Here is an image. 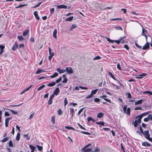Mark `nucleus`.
I'll use <instances>...</instances> for the list:
<instances>
[{"instance_id": "f257e3e1", "label": "nucleus", "mask_w": 152, "mask_h": 152, "mask_svg": "<svg viewBox=\"0 0 152 152\" xmlns=\"http://www.w3.org/2000/svg\"><path fill=\"white\" fill-rule=\"evenodd\" d=\"M127 105L124 106L123 107V111L124 113L127 114L128 115H130V108L129 107H128L126 110Z\"/></svg>"}, {"instance_id": "f03ea898", "label": "nucleus", "mask_w": 152, "mask_h": 152, "mask_svg": "<svg viewBox=\"0 0 152 152\" xmlns=\"http://www.w3.org/2000/svg\"><path fill=\"white\" fill-rule=\"evenodd\" d=\"M65 72L68 74H72L73 73V70L72 68L70 67H67L65 68Z\"/></svg>"}, {"instance_id": "7ed1b4c3", "label": "nucleus", "mask_w": 152, "mask_h": 152, "mask_svg": "<svg viewBox=\"0 0 152 152\" xmlns=\"http://www.w3.org/2000/svg\"><path fill=\"white\" fill-rule=\"evenodd\" d=\"M142 35L145 37V39L147 40L148 38V36L146 34L148 33V31L146 29H144L143 28V26H142Z\"/></svg>"}, {"instance_id": "20e7f679", "label": "nucleus", "mask_w": 152, "mask_h": 152, "mask_svg": "<svg viewBox=\"0 0 152 152\" xmlns=\"http://www.w3.org/2000/svg\"><path fill=\"white\" fill-rule=\"evenodd\" d=\"M107 97V96L106 95H103L102 96H101L100 97V98H102L104 99L105 101L109 102L110 103H111V101L110 99H106L105 98Z\"/></svg>"}, {"instance_id": "39448f33", "label": "nucleus", "mask_w": 152, "mask_h": 152, "mask_svg": "<svg viewBox=\"0 0 152 152\" xmlns=\"http://www.w3.org/2000/svg\"><path fill=\"white\" fill-rule=\"evenodd\" d=\"M60 90L58 87L56 88L53 92V94L56 96L59 93Z\"/></svg>"}, {"instance_id": "423d86ee", "label": "nucleus", "mask_w": 152, "mask_h": 152, "mask_svg": "<svg viewBox=\"0 0 152 152\" xmlns=\"http://www.w3.org/2000/svg\"><path fill=\"white\" fill-rule=\"evenodd\" d=\"M18 44L16 42H15L14 45H13L12 48V50L14 51L16 50L18 48Z\"/></svg>"}, {"instance_id": "0eeeda50", "label": "nucleus", "mask_w": 152, "mask_h": 152, "mask_svg": "<svg viewBox=\"0 0 152 152\" xmlns=\"http://www.w3.org/2000/svg\"><path fill=\"white\" fill-rule=\"evenodd\" d=\"M143 134L145 135V137L146 138H148L149 137H150V134L148 130L145 131L144 132Z\"/></svg>"}, {"instance_id": "6e6552de", "label": "nucleus", "mask_w": 152, "mask_h": 152, "mask_svg": "<svg viewBox=\"0 0 152 152\" xmlns=\"http://www.w3.org/2000/svg\"><path fill=\"white\" fill-rule=\"evenodd\" d=\"M56 70L60 74L65 72L66 71L65 69H61L60 68H57L56 69Z\"/></svg>"}, {"instance_id": "1a4fd4ad", "label": "nucleus", "mask_w": 152, "mask_h": 152, "mask_svg": "<svg viewBox=\"0 0 152 152\" xmlns=\"http://www.w3.org/2000/svg\"><path fill=\"white\" fill-rule=\"evenodd\" d=\"M57 8L58 9H66L67 8V6L65 5L62 4L57 5Z\"/></svg>"}, {"instance_id": "9d476101", "label": "nucleus", "mask_w": 152, "mask_h": 152, "mask_svg": "<svg viewBox=\"0 0 152 152\" xmlns=\"http://www.w3.org/2000/svg\"><path fill=\"white\" fill-rule=\"evenodd\" d=\"M34 15L35 16L36 19L38 20H39L40 19V17L38 16L37 14V12L36 11H35L34 12Z\"/></svg>"}, {"instance_id": "9b49d317", "label": "nucleus", "mask_w": 152, "mask_h": 152, "mask_svg": "<svg viewBox=\"0 0 152 152\" xmlns=\"http://www.w3.org/2000/svg\"><path fill=\"white\" fill-rule=\"evenodd\" d=\"M85 148L84 147L82 149V150L83 151V152H91V149L88 148Z\"/></svg>"}, {"instance_id": "f8f14e48", "label": "nucleus", "mask_w": 152, "mask_h": 152, "mask_svg": "<svg viewBox=\"0 0 152 152\" xmlns=\"http://www.w3.org/2000/svg\"><path fill=\"white\" fill-rule=\"evenodd\" d=\"M62 77L63 80L62 81V82L63 83H66L67 82V79L66 77V75H62Z\"/></svg>"}, {"instance_id": "ddd939ff", "label": "nucleus", "mask_w": 152, "mask_h": 152, "mask_svg": "<svg viewBox=\"0 0 152 152\" xmlns=\"http://www.w3.org/2000/svg\"><path fill=\"white\" fill-rule=\"evenodd\" d=\"M149 43L147 42L146 44L143 47L142 49L143 50H145L147 48H149Z\"/></svg>"}, {"instance_id": "4468645a", "label": "nucleus", "mask_w": 152, "mask_h": 152, "mask_svg": "<svg viewBox=\"0 0 152 152\" xmlns=\"http://www.w3.org/2000/svg\"><path fill=\"white\" fill-rule=\"evenodd\" d=\"M142 145L144 146L150 147L151 144L148 142H145L142 143Z\"/></svg>"}, {"instance_id": "2eb2a0df", "label": "nucleus", "mask_w": 152, "mask_h": 152, "mask_svg": "<svg viewBox=\"0 0 152 152\" xmlns=\"http://www.w3.org/2000/svg\"><path fill=\"white\" fill-rule=\"evenodd\" d=\"M147 74L143 73L142 74L138 75V77H137L139 79H141L143 77H145L147 76Z\"/></svg>"}, {"instance_id": "dca6fc26", "label": "nucleus", "mask_w": 152, "mask_h": 152, "mask_svg": "<svg viewBox=\"0 0 152 152\" xmlns=\"http://www.w3.org/2000/svg\"><path fill=\"white\" fill-rule=\"evenodd\" d=\"M57 31L56 29H55L53 32V37L55 39H57Z\"/></svg>"}, {"instance_id": "f3484780", "label": "nucleus", "mask_w": 152, "mask_h": 152, "mask_svg": "<svg viewBox=\"0 0 152 152\" xmlns=\"http://www.w3.org/2000/svg\"><path fill=\"white\" fill-rule=\"evenodd\" d=\"M56 82H55L53 81L51 83H50L47 84V86L50 87H53L56 84Z\"/></svg>"}, {"instance_id": "a211bd4d", "label": "nucleus", "mask_w": 152, "mask_h": 152, "mask_svg": "<svg viewBox=\"0 0 152 152\" xmlns=\"http://www.w3.org/2000/svg\"><path fill=\"white\" fill-rule=\"evenodd\" d=\"M143 102V100L142 99H140L135 102V104L136 105L141 104Z\"/></svg>"}, {"instance_id": "6ab92c4d", "label": "nucleus", "mask_w": 152, "mask_h": 152, "mask_svg": "<svg viewBox=\"0 0 152 152\" xmlns=\"http://www.w3.org/2000/svg\"><path fill=\"white\" fill-rule=\"evenodd\" d=\"M74 111V109L72 108H70V115H71V118H72L73 117V113Z\"/></svg>"}, {"instance_id": "aec40b11", "label": "nucleus", "mask_w": 152, "mask_h": 152, "mask_svg": "<svg viewBox=\"0 0 152 152\" xmlns=\"http://www.w3.org/2000/svg\"><path fill=\"white\" fill-rule=\"evenodd\" d=\"M29 30L28 29H26L25 30L23 33V36L24 37L26 36L28 33Z\"/></svg>"}, {"instance_id": "412c9836", "label": "nucleus", "mask_w": 152, "mask_h": 152, "mask_svg": "<svg viewBox=\"0 0 152 152\" xmlns=\"http://www.w3.org/2000/svg\"><path fill=\"white\" fill-rule=\"evenodd\" d=\"M42 72H44L45 70H41L40 69H38L36 72L35 74H38L40 73H41Z\"/></svg>"}, {"instance_id": "4be33fe9", "label": "nucleus", "mask_w": 152, "mask_h": 152, "mask_svg": "<svg viewBox=\"0 0 152 152\" xmlns=\"http://www.w3.org/2000/svg\"><path fill=\"white\" fill-rule=\"evenodd\" d=\"M98 89H96L95 90H93L91 91V94L93 95L94 94H95L98 91Z\"/></svg>"}, {"instance_id": "5701e85b", "label": "nucleus", "mask_w": 152, "mask_h": 152, "mask_svg": "<svg viewBox=\"0 0 152 152\" xmlns=\"http://www.w3.org/2000/svg\"><path fill=\"white\" fill-rule=\"evenodd\" d=\"M108 74L110 76L113 78L114 80H116V79L114 77V75L110 72H108Z\"/></svg>"}, {"instance_id": "b1692460", "label": "nucleus", "mask_w": 152, "mask_h": 152, "mask_svg": "<svg viewBox=\"0 0 152 152\" xmlns=\"http://www.w3.org/2000/svg\"><path fill=\"white\" fill-rule=\"evenodd\" d=\"M104 115V114L103 113L100 112L97 115V117L98 118H101Z\"/></svg>"}, {"instance_id": "393cba45", "label": "nucleus", "mask_w": 152, "mask_h": 152, "mask_svg": "<svg viewBox=\"0 0 152 152\" xmlns=\"http://www.w3.org/2000/svg\"><path fill=\"white\" fill-rule=\"evenodd\" d=\"M73 16H71L69 17L66 18L65 20L66 21H71L73 19Z\"/></svg>"}, {"instance_id": "a878e982", "label": "nucleus", "mask_w": 152, "mask_h": 152, "mask_svg": "<svg viewBox=\"0 0 152 152\" xmlns=\"http://www.w3.org/2000/svg\"><path fill=\"white\" fill-rule=\"evenodd\" d=\"M20 134L19 132L17 134V135L16 137V140L17 141H19L20 139Z\"/></svg>"}, {"instance_id": "bb28decb", "label": "nucleus", "mask_w": 152, "mask_h": 152, "mask_svg": "<svg viewBox=\"0 0 152 152\" xmlns=\"http://www.w3.org/2000/svg\"><path fill=\"white\" fill-rule=\"evenodd\" d=\"M58 75V74L57 72H55L53 75L50 76V77L51 78H54Z\"/></svg>"}, {"instance_id": "cd10ccee", "label": "nucleus", "mask_w": 152, "mask_h": 152, "mask_svg": "<svg viewBox=\"0 0 152 152\" xmlns=\"http://www.w3.org/2000/svg\"><path fill=\"white\" fill-rule=\"evenodd\" d=\"M49 53V56H54V53H52L51 51V49L50 47L48 48Z\"/></svg>"}, {"instance_id": "c85d7f7f", "label": "nucleus", "mask_w": 152, "mask_h": 152, "mask_svg": "<svg viewBox=\"0 0 152 152\" xmlns=\"http://www.w3.org/2000/svg\"><path fill=\"white\" fill-rule=\"evenodd\" d=\"M142 94H149L150 95H152V92H151L149 91H145L143 92Z\"/></svg>"}, {"instance_id": "c756f323", "label": "nucleus", "mask_w": 152, "mask_h": 152, "mask_svg": "<svg viewBox=\"0 0 152 152\" xmlns=\"http://www.w3.org/2000/svg\"><path fill=\"white\" fill-rule=\"evenodd\" d=\"M55 117L54 116H53L51 117V121L53 124H54L55 123Z\"/></svg>"}, {"instance_id": "7c9ffc66", "label": "nucleus", "mask_w": 152, "mask_h": 152, "mask_svg": "<svg viewBox=\"0 0 152 152\" xmlns=\"http://www.w3.org/2000/svg\"><path fill=\"white\" fill-rule=\"evenodd\" d=\"M23 137L26 138L27 140H28L30 139V137L28 136V134H25L23 135Z\"/></svg>"}, {"instance_id": "2f4dec72", "label": "nucleus", "mask_w": 152, "mask_h": 152, "mask_svg": "<svg viewBox=\"0 0 152 152\" xmlns=\"http://www.w3.org/2000/svg\"><path fill=\"white\" fill-rule=\"evenodd\" d=\"M17 38L20 41H22L24 40V39L21 36H18Z\"/></svg>"}, {"instance_id": "473e14b6", "label": "nucleus", "mask_w": 152, "mask_h": 152, "mask_svg": "<svg viewBox=\"0 0 152 152\" xmlns=\"http://www.w3.org/2000/svg\"><path fill=\"white\" fill-rule=\"evenodd\" d=\"M29 146L31 151H35L36 148V147L32 145H29Z\"/></svg>"}, {"instance_id": "72a5a7b5", "label": "nucleus", "mask_w": 152, "mask_h": 152, "mask_svg": "<svg viewBox=\"0 0 152 152\" xmlns=\"http://www.w3.org/2000/svg\"><path fill=\"white\" fill-rule=\"evenodd\" d=\"M9 137H5V138H4L3 139L1 140V141L2 142H6L7 141H8V140H9Z\"/></svg>"}, {"instance_id": "f704fd0d", "label": "nucleus", "mask_w": 152, "mask_h": 152, "mask_svg": "<svg viewBox=\"0 0 152 152\" xmlns=\"http://www.w3.org/2000/svg\"><path fill=\"white\" fill-rule=\"evenodd\" d=\"M100 151L99 149L97 147H96L94 151H91V152H99Z\"/></svg>"}, {"instance_id": "c9c22d12", "label": "nucleus", "mask_w": 152, "mask_h": 152, "mask_svg": "<svg viewBox=\"0 0 152 152\" xmlns=\"http://www.w3.org/2000/svg\"><path fill=\"white\" fill-rule=\"evenodd\" d=\"M45 86V85H42V86L39 87H38L37 88V91H39L41 90Z\"/></svg>"}, {"instance_id": "e433bc0d", "label": "nucleus", "mask_w": 152, "mask_h": 152, "mask_svg": "<svg viewBox=\"0 0 152 152\" xmlns=\"http://www.w3.org/2000/svg\"><path fill=\"white\" fill-rule=\"evenodd\" d=\"M8 145L11 147H13V145L11 140H10L9 142Z\"/></svg>"}, {"instance_id": "4c0bfd02", "label": "nucleus", "mask_w": 152, "mask_h": 152, "mask_svg": "<svg viewBox=\"0 0 152 152\" xmlns=\"http://www.w3.org/2000/svg\"><path fill=\"white\" fill-rule=\"evenodd\" d=\"M65 128L66 129H72V130H75V129L73 128L72 127H70V126H66Z\"/></svg>"}, {"instance_id": "58836bf2", "label": "nucleus", "mask_w": 152, "mask_h": 152, "mask_svg": "<svg viewBox=\"0 0 152 152\" xmlns=\"http://www.w3.org/2000/svg\"><path fill=\"white\" fill-rule=\"evenodd\" d=\"M37 147V148L38 150L39 151H42V147L38 145H36Z\"/></svg>"}, {"instance_id": "ea45409f", "label": "nucleus", "mask_w": 152, "mask_h": 152, "mask_svg": "<svg viewBox=\"0 0 152 152\" xmlns=\"http://www.w3.org/2000/svg\"><path fill=\"white\" fill-rule=\"evenodd\" d=\"M81 132L84 134H86V135H90L91 133L89 132H84V131H81Z\"/></svg>"}, {"instance_id": "a19ab883", "label": "nucleus", "mask_w": 152, "mask_h": 152, "mask_svg": "<svg viewBox=\"0 0 152 152\" xmlns=\"http://www.w3.org/2000/svg\"><path fill=\"white\" fill-rule=\"evenodd\" d=\"M126 95L128 97L130 98L132 97V95L129 92H127L126 93Z\"/></svg>"}, {"instance_id": "79ce46f5", "label": "nucleus", "mask_w": 152, "mask_h": 152, "mask_svg": "<svg viewBox=\"0 0 152 152\" xmlns=\"http://www.w3.org/2000/svg\"><path fill=\"white\" fill-rule=\"evenodd\" d=\"M61 80L62 77H60L56 80V82H56V83H58Z\"/></svg>"}, {"instance_id": "37998d69", "label": "nucleus", "mask_w": 152, "mask_h": 152, "mask_svg": "<svg viewBox=\"0 0 152 152\" xmlns=\"http://www.w3.org/2000/svg\"><path fill=\"white\" fill-rule=\"evenodd\" d=\"M106 39H107V41L113 43L114 42H115V40H111L109 38H106Z\"/></svg>"}, {"instance_id": "c03bdc74", "label": "nucleus", "mask_w": 152, "mask_h": 152, "mask_svg": "<svg viewBox=\"0 0 152 152\" xmlns=\"http://www.w3.org/2000/svg\"><path fill=\"white\" fill-rule=\"evenodd\" d=\"M101 57L100 56H97L94 58L93 60H96L99 59Z\"/></svg>"}, {"instance_id": "a18cd8bd", "label": "nucleus", "mask_w": 152, "mask_h": 152, "mask_svg": "<svg viewBox=\"0 0 152 152\" xmlns=\"http://www.w3.org/2000/svg\"><path fill=\"white\" fill-rule=\"evenodd\" d=\"M64 106H66L68 103V101L66 98H65L64 100Z\"/></svg>"}, {"instance_id": "49530a36", "label": "nucleus", "mask_w": 152, "mask_h": 152, "mask_svg": "<svg viewBox=\"0 0 152 152\" xmlns=\"http://www.w3.org/2000/svg\"><path fill=\"white\" fill-rule=\"evenodd\" d=\"M9 110L11 112L12 114L16 115V114H17V112H16L14 110Z\"/></svg>"}, {"instance_id": "de8ad7c7", "label": "nucleus", "mask_w": 152, "mask_h": 152, "mask_svg": "<svg viewBox=\"0 0 152 152\" xmlns=\"http://www.w3.org/2000/svg\"><path fill=\"white\" fill-rule=\"evenodd\" d=\"M138 123L137 122V120H136L134 123V126L135 127H137V125Z\"/></svg>"}, {"instance_id": "09e8293b", "label": "nucleus", "mask_w": 152, "mask_h": 152, "mask_svg": "<svg viewBox=\"0 0 152 152\" xmlns=\"http://www.w3.org/2000/svg\"><path fill=\"white\" fill-rule=\"evenodd\" d=\"M94 101L98 103L100 101V99L98 98H95L94 99Z\"/></svg>"}, {"instance_id": "8fccbe9b", "label": "nucleus", "mask_w": 152, "mask_h": 152, "mask_svg": "<svg viewBox=\"0 0 152 152\" xmlns=\"http://www.w3.org/2000/svg\"><path fill=\"white\" fill-rule=\"evenodd\" d=\"M117 68L118 69H119L120 70H121V67H120V64L119 63H118L117 64Z\"/></svg>"}, {"instance_id": "3c124183", "label": "nucleus", "mask_w": 152, "mask_h": 152, "mask_svg": "<svg viewBox=\"0 0 152 152\" xmlns=\"http://www.w3.org/2000/svg\"><path fill=\"white\" fill-rule=\"evenodd\" d=\"M26 5H25V4H21V5H20L19 6H18L17 7H16L15 8H19V7H23L25 6Z\"/></svg>"}, {"instance_id": "603ef678", "label": "nucleus", "mask_w": 152, "mask_h": 152, "mask_svg": "<svg viewBox=\"0 0 152 152\" xmlns=\"http://www.w3.org/2000/svg\"><path fill=\"white\" fill-rule=\"evenodd\" d=\"M96 124H99V125H101L102 126H104V123L103 122H97L96 123Z\"/></svg>"}, {"instance_id": "864d4df0", "label": "nucleus", "mask_w": 152, "mask_h": 152, "mask_svg": "<svg viewBox=\"0 0 152 152\" xmlns=\"http://www.w3.org/2000/svg\"><path fill=\"white\" fill-rule=\"evenodd\" d=\"M54 11V9L53 8H52L50 10V14H53Z\"/></svg>"}, {"instance_id": "5fc2aeb1", "label": "nucleus", "mask_w": 152, "mask_h": 152, "mask_svg": "<svg viewBox=\"0 0 152 152\" xmlns=\"http://www.w3.org/2000/svg\"><path fill=\"white\" fill-rule=\"evenodd\" d=\"M112 85L113 86L114 88H115L116 89H119V87L118 86L114 84V83H112Z\"/></svg>"}, {"instance_id": "6e6d98bb", "label": "nucleus", "mask_w": 152, "mask_h": 152, "mask_svg": "<svg viewBox=\"0 0 152 152\" xmlns=\"http://www.w3.org/2000/svg\"><path fill=\"white\" fill-rule=\"evenodd\" d=\"M93 95L91 93L90 95H89L87 96L86 98L87 99H88V98H91L92 97H93Z\"/></svg>"}, {"instance_id": "4d7b16f0", "label": "nucleus", "mask_w": 152, "mask_h": 152, "mask_svg": "<svg viewBox=\"0 0 152 152\" xmlns=\"http://www.w3.org/2000/svg\"><path fill=\"white\" fill-rule=\"evenodd\" d=\"M52 102H53L52 99H50L48 101V104L49 105H50L52 104Z\"/></svg>"}, {"instance_id": "13d9d810", "label": "nucleus", "mask_w": 152, "mask_h": 152, "mask_svg": "<svg viewBox=\"0 0 152 152\" xmlns=\"http://www.w3.org/2000/svg\"><path fill=\"white\" fill-rule=\"evenodd\" d=\"M79 88H80L82 89H86V90H87V89H88V88H87L86 87H83V86H79Z\"/></svg>"}, {"instance_id": "bf43d9fd", "label": "nucleus", "mask_w": 152, "mask_h": 152, "mask_svg": "<svg viewBox=\"0 0 152 152\" xmlns=\"http://www.w3.org/2000/svg\"><path fill=\"white\" fill-rule=\"evenodd\" d=\"M92 121L93 122H94L95 121L91 117H89L88 118V121Z\"/></svg>"}, {"instance_id": "052dcab7", "label": "nucleus", "mask_w": 152, "mask_h": 152, "mask_svg": "<svg viewBox=\"0 0 152 152\" xmlns=\"http://www.w3.org/2000/svg\"><path fill=\"white\" fill-rule=\"evenodd\" d=\"M33 86L32 85H31L30 86H29V87H28V88H26L24 90V91H28V90H29L31 88V87L32 86Z\"/></svg>"}, {"instance_id": "680f3d73", "label": "nucleus", "mask_w": 152, "mask_h": 152, "mask_svg": "<svg viewBox=\"0 0 152 152\" xmlns=\"http://www.w3.org/2000/svg\"><path fill=\"white\" fill-rule=\"evenodd\" d=\"M62 114V111L61 109H59L58 111V114L59 115H61Z\"/></svg>"}, {"instance_id": "e2e57ef3", "label": "nucleus", "mask_w": 152, "mask_h": 152, "mask_svg": "<svg viewBox=\"0 0 152 152\" xmlns=\"http://www.w3.org/2000/svg\"><path fill=\"white\" fill-rule=\"evenodd\" d=\"M124 47L126 48L127 50H129V47L128 45L126 44H125L124 45Z\"/></svg>"}, {"instance_id": "0e129e2a", "label": "nucleus", "mask_w": 152, "mask_h": 152, "mask_svg": "<svg viewBox=\"0 0 152 152\" xmlns=\"http://www.w3.org/2000/svg\"><path fill=\"white\" fill-rule=\"evenodd\" d=\"M142 109V108L141 107H136L134 110H141Z\"/></svg>"}, {"instance_id": "69168bd1", "label": "nucleus", "mask_w": 152, "mask_h": 152, "mask_svg": "<svg viewBox=\"0 0 152 152\" xmlns=\"http://www.w3.org/2000/svg\"><path fill=\"white\" fill-rule=\"evenodd\" d=\"M9 122L8 121H7L6 120H5V126L6 127H7L8 126V124L9 123Z\"/></svg>"}, {"instance_id": "338daca9", "label": "nucleus", "mask_w": 152, "mask_h": 152, "mask_svg": "<svg viewBox=\"0 0 152 152\" xmlns=\"http://www.w3.org/2000/svg\"><path fill=\"white\" fill-rule=\"evenodd\" d=\"M34 113H32L29 116L28 119H31L33 118V116L34 115Z\"/></svg>"}, {"instance_id": "774afa93", "label": "nucleus", "mask_w": 152, "mask_h": 152, "mask_svg": "<svg viewBox=\"0 0 152 152\" xmlns=\"http://www.w3.org/2000/svg\"><path fill=\"white\" fill-rule=\"evenodd\" d=\"M83 108H82L79 111L78 113V115H80L81 113L83 111Z\"/></svg>"}]
</instances>
